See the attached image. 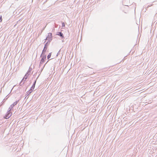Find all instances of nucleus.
<instances>
[{"instance_id":"nucleus-14","label":"nucleus","mask_w":157,"mask_h":157,"mask_svg":"<svg viewBox=\"0 0 157 157\" xmlns=\"http://www.w3.org/2000/svg\"><path fill=\"white\" fill-rule=\"evenodd\" d=\"M2 21V16L0 17V22Z\"/></svg>"},{"instance_id":"nucleus-19","label":"nucleus","mask_w":157,"mask_h":157,"mask_svg":"<svg viewBox=\"0 0 157 157\" xmlns=\"http://www.w3.org/2000/svg\"><path fill=\"white\" fill-rule=\"evenodd\" d=\"M150 6L149 5H148L147 7H150Z\"/></svg>"},{"instance_id":"nucleus-6","label":"nucleus","mask_w":157,"mask_h":157,"mask_svg":"<svg viewBox=\"0 0 157 157\" xmlns=\"http://www.w3.org/2000/svg\"><path fill=\"white\" fill-rule=\"evenodd\" d=\"M32 70V68L29 67L27 72L26 73V74L29 75L30 74L31 71Z\"/></svg>"},{"instance_id":"nucleus-13","label":"nucleus","mask_w":157,"mask_h":157,"mask_svg":"<svg viewBox=\"0 0 157 157\" xmlns=\"http://www.w3.org/2000/svg\"><path fill=\"white\" fill-rule=\"evenodd\" d=\"M132 51V53H133L134 52H135L134 50H132V49H131V51H130V52Z\"/></svg>"},{"instance_id":"nucleus-16","label":"nucleus","mask_w":157,"mask_h":157,"mask_svg":"<svg viewBox=\"0 0 157 157\" xmlns=\"http://www.w3.org/2000/svg\"><path fill=\"white\" fill-rule=\"evenodd\" d=\"M126 57V56H125V57H124V59H123V60H124L125 59V57Z\"/></svg>"},{"instance_id":"nucleus-5","label":"nucleus","mask_w":157,"mask_h":157,"mask_svg":"<svg viewBox=\"0 0 157 157\" xmlns=\"http://www.w3.org/2000/svg\"><path fill=\"white\" fill-rule=\"evenodd\" d=\"M25 80L24 78H23L21 82H20V86H22L23 85V84L25 83Z\"/></svg>"},{"instance_id":"nucleus-11","label":"nucleus","mask_w":157,"mask_h":157,"mask_svg":"<svg viewBox=\"0 0 157 157\" xmlns=\"http://www.w3.org/2000/svg\"><path fill=\"white\" fill-rule=\"evenodd\" d=\"M58 35L61 36H63V34L60 32H58Z\"/></svg>"},{"instance_id":"nucleus-18","label":"nucleus","mask_w":157,"mask_h":157,"mask_svg":"<svg viewBox=\"0 0 157 157\" xmlns=\"http://www.w3.org/2000/svg\"><path fill=\"white\" fill-rule=\"evenodd\" d=\"M50 35L51 36H52V33H50Z\"/></svg>"},{"instance_id":"nucleus-7","label":"nucleus","mask_w":157,"mask_h":157,"mask_svg":"<svg viewBox=\"0 0 157 157\" xmlns=\"http://www.w3.org/2000/svg\"><path fill=\"white\" fill-rule=\"evenodd\" d=\"M61 52V50H59V51L58 52L57 54V56H58L60 54H61V56H62L63 55V51H62Z\"/></svg>"},{"instance_id":"nucleus-20","label":"nucleus","mask_w":157,"mask_h":157,"mask_svg":"<svg viewBox=\"0 0 157 157\" xmlns=\"http://www.w3.org/2000/svg\"><path fill=\"white\" fill-rule=\"evenodd\" d=\"M24 80H25V81L26 80H25V78Z\"/></svg>"},{"instance_id":"nucleus-1","label":"nucleus","mask_w":157,"mask_h":157,"mask_svg":"<svg viewBox=\"0 0 157 157\" xmlns=\"http://www.w3.org/2000/svg\"><path fill=\"white\" fill-rule=\"evenodd\" d=\"M46 50H43L42 53L40 56V57H41V59L40 63V67L43 63L44 62V60L46 58V56L43 55L44 52H46Z\"/></svg>"},{"instance_id":"nucleus-17","label":"nucleus","mask_w":157,"mask_h":157,"mask_svg":"<svg viewBox=\"0 0 157 157\" xmlns=\"http://www.w3.org/2000/svg\"><path fill=\"white\" fill-rule=\"evenodd\" d=\"M45 52H44V53H43V55H45Z\"/></svg>"},{"instance_id":"nucleus-15","label":"nucleus","mask_w":157,"mask_h":157,"mask_svg":"<svg viewBox=\"0 0 157 157\" xmlns=\"http://www.w3.org/2000/svg\"><path fill=\"white\" fill-rule=\"evenodd\" d=\"M46 45H47V44H46V45H45L44 49L45 48H47L46 47Z\"/></svg>"},{"instance_id":"nucleus-2","label":"nucleus","mask_w":157,"mask_h":157,"mask_svg":"<svg viewBox=\"0 0 157 157\" xmlns=\"http://www.w3.org/2000/svg\"><path fill=\"white\" fill-rule=\"evenodd\" d=\"M12 114V113L11 112V110H9L8 109V111L4 117V118L6 119H8L11 116Z\"/></svg>"},{"instance_id":"nucleus-9","label":"nucleus","mask_w":157,"mask_h":157,"mask_svg":"<svg viewBox=\"0 0 157 157\" xmlns=\"http://www.w3.org/2000/svg\"><path fill=\"white\" fill-rule=\"evenodd\" d=\"M29 75L26 74L25 75V76H24V78H24V79L25 78V80H26V79L28 77Z\"/></svg>"},{"instance_id":"nucleus-4","label":"nucleus","mask_w":157,"mask_h":157,"mask_svg":"<svg viewBox=\"0 0 157 157\" xmlns=\"http://www.w3.org/2000/svg\"><path fill=\"white\" fill-rule=\"evenodd\" d=\"M38 77H39V76H38L37 77V78H36V80L34 82V83H33L32 86H31V88H30V90H31V91H33V90L34 89V88H35V84H36V80L37 79V78H38Z\"/></svg>"},{"instance_id":"nucleus-10","label":"nucleus","mask_w":157,"mask_h":157,"mask_svg":"<svg viewBox=\"0 0 157 157\" xmlns=\"http://www.w3.org/2000/svg\"><path fill=\"white\" fill-rule=\"evenodd\" d=\"M51 53H50L47 56V58L48 59H49L51 57Z\"/></svg>"},{"instance_id":"nucleus-3","label":"nucleus","mask_w":157,"mask_h":157,"mask_svg":"<svg viewBox=\"0 0 157 157\" xmlns=\"http://www.w3.org/2000/svg\"><path fill=\"white\" fill-rule=\"evenodd\" d=\"M18 101L19 100H17L14 102L12 104L10 105L8 109L9 110H11V109L14 107V106L17 104Z\"/></svg>"},{"instance_id":"nucleus-8","label":"nucleus","mask_w":157,"mask_h":157,"mask_svg":"<svg viewBox=\"0 0 157 157\" xmlns=\"http://www.w3.org/2000/svg\"><path fill=\"white\" fill-rule=\"evenodd\" d=\"M32 92V91L30 90H29L28 91L26 92V95L28 96L31 93V92Z\"/></svg>"},{"instance_id":"nucleus-12","label":"nucleus","mask_w":157,"mask_h":157,"mask_svg":"<svg viewBox=\"0 0 157 157\" xmlns=\"http://www.w3.org/2000/svg\"><path fill=\"white\" fill-rule=\"evenodd\" d=\"M48 61H47V62L45 63V64L43 66V67H42V68L41 69V72L43 70L44 68V67L45 64L47 63L48 62Z\"/></svg>"}]
</instances>
